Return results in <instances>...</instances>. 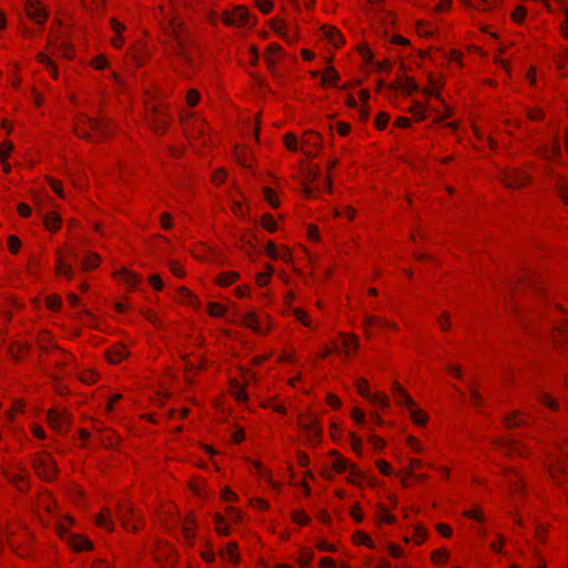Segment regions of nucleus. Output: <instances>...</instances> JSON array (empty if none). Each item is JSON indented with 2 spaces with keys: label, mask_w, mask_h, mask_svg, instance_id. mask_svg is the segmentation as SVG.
I'll use <instances>...</instances> for the list:
<instances>
[{
  "label": "nucleus",
  "mask_w": 568,
  "mask_h": 568,
  "mask_svg": "<svg viewBox=\"0 0 568 568\" xmlns=\"http://www.w3.org/2000/svg\"><path fill=\"white\" fill-rule=\"evenodd\" d=\"M501 448L507 453H518L521 454V445L515 440H508L501 444Z\"/></svg>",
  "instance_id": "7c9ffc66"
},
{
  "label": "nucleus",
  "mask_w": 568,
  "mask_h": 568,
  "mask_svg": "<svg viewBox=\"0 0 568 568\" xmlns=\"http://www.w3.org/2000/svg\"><path fill=\"white\" fill-rule=\"evenodd\" d=\"M209 312L212 316H223L226 312V308L221 304L210 303Z\"/></svg>",
  "instance_id": "c9c22d12"
},
{
  "label": "nucleus",
  "mask_w": 568,
  "mask_h": 568,
  "mask_svg": "<svg viewBox=\"0 0 568 568\" xmlns=\"http://www.w3.org/2000/svg\"><path fill=\"white\" fill-rule=\"evenodd\" d=\"M298 425L304 429L310 440L316 442L321 437L322 428L317 424V419L313 416L301 417Z\"/></svg>",
  "instance_id": "6e6552de"
},
{
  "label": "nucleus",
  "mask_w": 568,
  "mask_h": 568,
  "mask_svg": "<svg viewBox=\"0 0 568 568\" xmlns=\"http://www.w3.org/2000/svg\"><path fill=\"white\" fill-rule=\"evenodd\" d=\"M556 339H562L564 342L568 341V331L564 324H558L556 326Z\"/></svg>",
  "instance_id": "a19ab883"
},
{
  "label": "nucleus",
  "mask_w": 568,
  "mask_h": 568,
  "mask_svg": "<svg viewBox=\"0 0 568 568\" xmlns=\"http://www.w3.org/2000/svg\"><path fill=\"white\" fill-rule=\"evenodd\" d=\"M115 276L130 287H136L141 281L136 274L128 271L126 268H122L121 271L116 272Z\"/></svg>",
  "instance_id": "f3484780"
},
{
  "label": "nucleus",
  "mask_w": 568,
  "mask_h": 568,
  "mask_svg": "<svg viewBox=\"0 0 568 568\" xmlns=\"http://www.w3.org/2000/svg\"><path fill=\"white\" fill-rule=\"evenodd\" d=\"M379 519L387 524H393L395 521V517L390 515L385 508H379Z\"/></svg>",
  "instance_id": "49530a36"
},
{
  "label": "nucleus",
  "mask_w": 568,
  "mask_h": 568,
  "mask_svg": "<svg viewBox=\"0 0 568 568\" xmlns=\"http://www.w3.org/2000/svg\"><path fill=\"white\" fill-rule=\"evenodd\" d=\"M285 144H286L288 150L295 151L296 150V145H297L296 138L293 134H291V133L286 134V136H285Z\"/></svg>",
  "instance_id": "13d9d810"
},
{
  "label": "nucleus",
  "mask_w": 568,
  "mask_h": 568,
  "mask_svg": "<svg viewBox=\"0 0 568 568\" xmlns=\"http://www.w3.org/2000/svg\"><path fill=\"white\" fill-rule=\"evenodd\" d=\"M267 254L272 258H286L287 253L285 252L283 255H281L276 248V246L273 243L267 244Z\"/></svg>",
  "instance_id": "79ce46f5"
},
{
  "label": "nucleus",
  "mask_w": 568,
  "mask_h": 568,
  "mask_svg": "<svg viewBox=\"0 0 568 568\" xmlns=\"http://www.w3.org/2000/svg\"><path fill=\"white\" fill-rule=\"evenodd\" d=\"M13 144L10 141L3 142L0 146L1 161L4 162L9 153L12 151Z\"/></svg>",
  "instance_id": "ea45409f"
},
{
  "label": "nucleus",
  "mask_w": 568,
  "mask_h": 568,
  "mask_svg": "<svg viewBox=\"0 0 568 568\" xmlns=\"http://www.w3.org/2000/svg\"><path fill=\"white\" fill-rule=\"evenodd\" d=\"M215 525H216V530L219 534H222V535L229 534V529H227L226 525L224 524L222 517L215 516Z\"/></svg>",
  "instance_id": "3c124183"
},
{
  "label": "nucleus",
  "mask_w": 568,
  "mask_h": 568,
  "mask_svg": "<svg viewBox=\"0 0 568 568\" xmlns=\"http://www.w3.org/2000/svg\"><path fill=\"white\" fill-rule=\"evenodd\" d=\"M26 12L36 23H43L47 19V12L37 0H27Z\"/></svg>",
  "instance_id": "1a4fd4ad"
},
{
  "label": "nucleus",
  "mask_w": 568,
  "mask_h": 568,
  "mask_svg": "<svg viewBox=\"0 0 568 568\" xmlns=\"http://www.w3.org/2000/svg\"><path fill=\"white\" fill-rule=\"evenodd\" d=\"M263 226L270 231V232H273L276 230V222L274 221V219L266 214L263 216Z\"/></svg>",
  "instance_id": "c03bdc74"
},
{
  "label": "nucleus",
  "mask_w": 568,
  "mask_h": 568,
  "mask_svg": "<svg viewBox=\"0 0 568 568\" xmlns=\"http://www.w3.org/2000/svg\"><path fill=\"white\" fill-rule=\"evenodd\" d=\"M97 525L103 527L104 529L111 531L113 529V521L111 519V514L109 509H105L103 513L97 516L95 518Z\"/></svg>",
  "instance_id": "412c9836"
},
{
  "label": "nucleus",
  "mask_w": 568,
  "mask_h": 568,
  "mask_svg": "<svg viewBox=\"0 0 568 568\" xmlns=\"http://www.w3.org/2000/svg\"><path fill=\"white\" fill-rule=\"evenodd\" d=\"M129 355L128 349L123 345H118L108 352V358L111 363H118Z\"/></svg>",
  "instance_id": "6ab92c4d"
},
{
  "label": "nucleus",
  "mask_w": 568,
  "mask_h": 568,
  "mask_svg": "<svg viewBox=\"0 0 568 568\" xmlns=\"http://www.w3.org/2000/svg\"><path fill=\"white\" fill-rule=\"evenodd\" d=\"M294 315L304 325H306V326L311 325V322H310L306 313L303 310H301V308L295 310Z\"/></svg>",
  "instance_id": "603ef678"
},
{
  "label": "nucleus",
  "mask_w": 568,
  "mask_h": 568,
  "mask_svg": "<svg viewBox=\"0 0 568 568\" xmlns=\"http://www.w3.org/2000/svg\"><path fill=\"white\" fill-rule=\"evenodd\" d=\"M304 142L306 144L316 146L320 143V136L315 133H308V135L305 136Z\"/></svg>",
  "instance_id": "338daca9"
},
{
  "label": "nucleus",
  "mask_w": 568,
  "mask_h": 568,
  "mask_svg": "<svg viewBox=\"0 0 568 568\" xmlns=\"http://www.w3.org/2000/svg\"><path fill=\"white\" fill-rule=\"evenodd\" d=\"M182 532L184 535V538L189 541H191L194 537L193 534V521L192 519H184L182 524Z\"/></svg>",
  "instance_id": "c756f323"
},
{
  "label": "nucleus",
  "mask_w": 568,
  "mask_h": 568,
  "mask_svg": "<svg viewBox=\"0 0 568 568\" xmlns=\"http://www.w3.org/2000/svg\"><path fill=\"white\" fill-rule=\"evenodd\" d=\"M410 112L417 120H423L425 118L424 109L419 103H415L410 108Z\"/></svg>",
  "instance_id": "09e8293b"
},
{
  "label": "nucleus",
  "mask_w": 568,
  "mask_h": 568,
  "mask_svg": "<svg viewBox=\"0 0 568 568\" xmlns=\"http://www.w3.org/2000/svg\"><path fill=\"white\" fill-rule=\"evenodd\" d=\"M225 178H226L225 171L217 170L213 174V182L217 183V184H221V183H223L225 181Z\"/></svg>",
  "instance_id": "774afa93"
},
{
  "label": "nucleus",
  "mask_w": 568,
  "mask_h": 568,
  "mask_svg": "<svg viewBox=\"0 0 568 568\" xmlns=\"http://www.w3.org/2000/svg\"><path fill=\"white\" fill-rule=\"evenodd\" d=\"M342 337H343V346L345 348V354L348 355L351 349L357 348L358 342L355 338V336H349V335L344 334V335H342Z\"/></svg>",
  "instance_id": "c85d7f7f"
},
{
  "label": "nucleus",
  "mask_w": 568,
  "mask_h": 568,
  "mask_svg": "<svg viewBox=\"0 0 568 568\" xmlns=\"http://www.w3.org/2000/svg\"><path fill=\"white\" fill-rule=\"evenodd\" d=\"M242 324L255 333H262V328L257 323L256 315L253 312L246 313L242 316Z\"/></svg>",
  "instance_id": "aec40b11"
},
{
  "label": "nucleus",
  "mask_w": 568,
  "mask_h": 568,
  "mask_svg": "<svg viewBox=\"0 0 568 568\" xmlns=\"http://www.w3.org/2000/svg\"><path fill=\"white\" fill-rule=\"evenodd\" d=\"M555 187L561 200L568 205V179L564 176H556Z\"/></svg>",
  "instance_id": "a211bd4d"
},
{
  "label": "nucleus",
  "mask_w": 568,
  "mask_h": 568,
  "mask_svg": "<svg viewBox=\"0 0 568 568\" xmlns=\"http://www.w3.org/2000/svg\"><path fill=\"white\" fill-rule=\"evenodd\" d=\"M272 266L267 265V272L266 273H258L256 275V282L260 286H264L268 283L270 276L272 274Z\"/></svg>",
  "instance_id": "e433bc0d"
},
{
  "label": "nucleus",
  "mask_w": 568,
  "mask_h": 568,
  "mask_svg": "<svg viewBox=\"0 0 568 568\" xmlns=\"http://www.w3.org/2000/svg\"><path fill=\"white\" fill-rule=\"evenodd\" d=\"M186 100L189 105L193 106L200 100V93L196 90L192 89L189 91Z\"/></svg>",
  "instance_id": "864d4df0"
},
{
  "label": "nucleus",
  "mask_w": 568,
  "mask_h": 568,
  "mask_svg": "<svg viewBox=\"0 0 568 568\" xmlns=\"http://www.w3.org/2000/svg\"><path fill=\"white\" fill-rule=\"evenodd\" d=\"M373 65L376 68L377 72H388L390 70V64L387 60L374 62Z\"/></svg>",
  "instance_id": "052dcab7"
},
{
  "label": "nucleus",
  "mask_w": 568,
  "mask_h": 568,
  "mask_svg": "<svg viewBox=\"0 0 568 568\" xmlns=\"http://www.w3.org/2000/svg\"><path fill=\"white\" fill-rule=\"evenodd\" d=\"M250 20V12L245 7L237 6L232 12H225L223 22L229 26H242Z\"/></svg>",
  "instance_id": "423d86ee"
},
{
  "label": "nucleus",
  "mask_w": 568,
  "mask_h": 568,
  "mask_svg": "<svg viewBox=\"0 0 568 568\" xmlns=\"http://www.w3.org/2000/svg\"><path fill=\"white\" fill-rule=\"evenodd\" d=\"M239 273L236 272H226L219 276L217 283L222 286L230 285L239 278Z\"/></svg>",
  "instance_id": "bb28decb"
},
{
  "label": "nucleus",
  "mask_w": 568,
  "mask_h": 568,
  "mask_svg": "<svg viewBox=\"0 0 568 568\" xmlns=\"http://www.w3.org/2000/svg\"><path fill=\"white\" fill-rule=\"evenodd\" d=\"M148 121L156 133H163L168 126L164 106L153 105L151 113L148 115Z\"/></svg>",
  "instance_id": "39448f33"
},
{
  "label": "nucleus",
  "mask_w": 568,
  "mask_h": 568,
  "mask_svg": "<svg viewBox=\"0 0 568 568\" xmlns=\"http://www.w3.org/2000/svg\"><path fill=\"white\" fill-rule=\"evenodd\" d=\"M110 24L115 34H121L125 29L124 24L120 23L116 19H111Z\"/></svg>",
  "instance_id": "e2e57ef3"
},
{
  "label": "nucleus",
  "mask_w": 568,
  "mask_h": 568,
  "mask_svg": "<svg viewBox=\"0 0 568 568\" xmlns=\"http://www.w3.org/2000/svg\"><path fill=\"white\" fill-rule=\"evenodd\" d=\"M170 36L174 42V52L176 58L190 68H194L193 55L189 48L193 45V40L185 30L184 23L175 18L169 19Z\"/></svg>",
  "instance_id": "f257e3e1"
},
{
  "label": "nucleus",
  "mask_w": 568,
  "mask_h": 568,
  "mask_svg": "<svg viewBox=\"0 0 568 568\" xmlns=\"http://www.w3.org/2000/svg\"><path fill=\"white\" fill-rule=\"evenodd\" d=\"M376 465L382 474L389 475L392 473L390 465L387 462L377 460Z\"/></svg>",
  "instance_id": "bf43d9fd"
},
{
  "label": "nucleus",
  "mask_w": 568,
  "mask_h": 568,
  "mask_svg": "<svg viewBox=\"0 0 568 568\" xmlns=\"http://www.w3.org/2000/svg\"><path fill=\"white\" fill-rule=\"evenodd\" d=\"M3 474H4L6 478L9 481L13 483L14 485H18V483L23 479L22 475H20V474H12L8 470H4Z\"/></svg>",
  "instance_id": "680f3d73"
},
{
  "label": "nucleus",
  "mask_w": 568,
  "mask_h": 568,
  "mask_svg": "<svg viewBox=\"0 0 568 568\" xmlns=\"http://www.w3.org/2000/svg\"><path fill=\"white\" fill-rule=\"evenodd\" d=\"M500 179L507 187L519 189L530 181V176L519 169H507L501 172Z\"/></svg>",
  "instance_id": "20e7f679"
},
{
  "label": "nucleus",
  "mask_w": 568,
  "mask_h": 568,
  "mask_svg": "<svg viewBox=\"0 0 568 568\" xmlns=\"http://www.w3.org/2000/svg\"><path fill=\"white\" fill-rule=\"evenodd\" d=\"M548 471L550 477L554 479L556 484L561 483V477L566 475V468L564 466V458L560 456H556L551 464L548 467Z\"/></svg>",
  "instance_id": "9b49d317"
},
{
  "label": "nucleus",
  "mask_w": 568,
  "mask_h": 568,
  "mask_svg": "<svg viewBox=\"0 0 568 568\" xmlns=\"http://www.w3.org/2000/svg\"><path fill=\"white\" fill-rule=\"evenodd\" d=\"M43 222L48 230L55 231L59 229L60 217L57 213L51 212L43 216Z\"/></svg>",
  "instance_id": "4be33fe9"
},
{
  "label": "nucleus",
  "mask_w": 568,
  "mask_h": 568,
  "mask_svg": "<svg viewBox=\"0 0 568 568\" xmlns=\"http://www.w3.org/2000/svg\"><path fill=\"white\" fill-rule=\"evenodd\" d=\"M264 193H265V199L267 200V202L273 206V207H276L278 205V201H276L273 196V192L271 189L268 187H265L264 189Z\"/></svg>",
  "instance_id": "69168bd1"
},
{
  "label": "nucleus",
  "mask_w": 568,
  "mask_h": 568,
  "mask_svg": "<svg viewBox=\"0 0 568 568\" xmlns=\"http://www.w3.org/2000/svg\"><path fill=\"white\" fill-rule=\"evenodd\" d=\"M338 79V74L335 69L328 68L326 72L322 77V82L326 83H335Z\"/></svg>",
  "instance_id": "473e14b6"
},
{
  "label": "nucleus",
  "mask_w": 568,
  "mask_h": 568,
  "mask_svg": "<svg viewBox=\"0 0 568 568\" xmlns=\"http://www.w3.org/2000/svg\"><path fill=\"white\" fill-rule=\"evenodd\" d=\"M537 154L545 160H551L552 156L558 158L560 155L558 138H555L551 148L546 144L540 145L537 150Z\"/></svg>",
  "instance_id": "ddd939ff"
},
{
  "label": "nucleus",
  "mask_w": 568,
  "mask_h": 568,
  "mask_svg": "<svg viewBox=\"0 0 568 568\" xmlns=\"http://www.w3.org/2000/svg\"><path fill=\"white\" fill-rule=\"evenodd\" d=\"M100 258L97 254L90 253L85 256V258L81 262L83 270L89 271L91 268H94Z\"/></svg>",
  "instance_id": "cd10ccee"
},
{
  "label": "nucleus",
  "mask_w": 568,
  "mask_h": 568,
  "mask_svg": "<svg viewBox=\"0 0 568 568\" xmlns=\"http://www.w3.org/2000/svg\"><path fill=\"white\" fill-rule=\"evenodd\" d=\"M55 271L58 274L63 275L68 278H71L73 274L72 267L69 264L64 263L61 260V257L58 258Z\"/></svg>",
  "instance_id": "393cba45"
},
{
  "label": "nucleus",
  "mask_w": 568,
  "mask_h": 568,
  "mask_svg": "<svg viewBox=\"0 0 568 568\" xmlns=\"http://www.w3.org/2000/svg\"><path fill=\"white\" fill-rule=\"evenodd\" d=\"M92 64L97 69H104L108 65V61L103 55H98L92 60Z\"/></svg>",
  "instance_id": "4d7b16f0"
},
{
  "label": "nucleus",
  "mask_w": 568,
  "mask_h": 568,
  "mask_svg": "<svg viewBox=\"0 0 568 568\" xmlns=\"http://www.w3.org/2000/svg\"><path fill=\"white\" fill-rule=\"evenodd\" d=\"M409 410H410V417L416 425H425L426 424L427 416L420 409L416 408L415 405H413L412 407H409Z\"/></svg>",
  "instance_id": "b1692460"
},
{
  "label": "nucleus",
  "mask_w": 568,
  "mask_h": 568,
  "mask_svg": "<svg viewBox=\"0 0 568 568\" xmlns=\"http://www.w3.org/2000/svg\"><path fill=\"white\" fill-rule=\"evenodd\" d=\"M333 468L338 473L346 471L348 469V463L345 458L336 456L333 460Z\"/></svg>",
  "instance_id": "2f4dec72"
},
{
  "label": "nucleus",
  "mask_w": 568,
  "mask_h": 568,
  "mask_svg": "<svg viewBox=\"0 0 568 568\" xmlns=\"http://www.w3.org/2000/svg\"><path fill=\"white\" fill-rule=\"evenodd\" d=\"M47 306L52 310L57 311L61 306V300L58 296H50L47 298Z\"/></svg>",
  "instance_id": "de8ad7c7"
},
{
  "label": "nucleus",
  "mask_w": 568,
  "mask_h": 568,
  "mask_svg": "<svg viewBox=\"0 0 568 568\" xmlns=\"http://www.w3.org/2000/svg\"><path fill=\"white\" fill-rule=\"evenodd\" d=\"M236 549H237V546L235 542H229L226 549L221 551V556L224 559L236 562V561H239V554H237Z\"/></svg>",
  "instance_id": "5701e85b"
},
{
  "label": "nucleus",
  "mask_w": 568,
  "mask_h": 568,
  "mask_svg": "<svg viewBox=\"0 0 568 568\" xmlns=\"http://www.w3.org/2000/svg\"><path fill=\"white\" fill-rule=\"evenodd\" d=\"M110 131L111 124L105 119L93 118H85L84 125L75 129L78 136L89 141H95V136L105 138Z\"/></svg>",
  "instance_id": "f03ea898"
},
{
  "label": "nucleus",
  "mask_w": 568,
  "mask_h": 568,
  "mask_svg": "<svg viewBox=\"0 0 568 568\" xmlns=\"http://www.w3.org/2000/svg\"><path fill=\"white\" fill-rule=\"evenodd\" d=\"M359 53H361L363 60L366 63H369V64L374 63V61H373V53H372V51L366 45H362L359 48Z\"/></svg>",
  "instance_id": "37998d69"
},
{
  "label": "nucleus",
  "mask_w": 568,
  "mask_h": 568,
  "mask_svg": "<svg viewBox=\"0 0 568 568\" xmlns=\"http://www.w3.org/2000/svg\"><path fill=\"white\" fill-rule=\"evenodd\" d=\"M136 519L138 515L135 510L130 505H120L119 507V519L122 521L123 526L130 530H136V525H131L130 519Z\"/></svg>",
  "instance_id": "f8f14e48"
},
{
  "label": "nucleus",
  "mask_w": 568,
  "mask_h": 568,
  "mask_svg": "<svg viewBox=\"0 0 568 568\" xmlns=\"http://www.w3.org/2000/svg\"><path fill=\"white\" fill-rule=\"evenodd\" d=\"M393 390L395 399L399 405H406L408 408L415 405L412 397L402 388L398 383L393 384Z\"/></svg>",
  "instance_id": "2eb2a0df"
},
{
  "label": "nucleus",
  "mask_w": 568,
  "mask_h": 568,
  "mask_svg": "<svg viewBox=\"0 0 568 568\" xmlns=\"http://www.w3.org/2000/svg\"><path fill=\"white\" fill-rule=\"evenodd\" d=\"M354 538H355V541L358 544H364L369 548L374 547L373 540L365 532L357 531L355 534Z\"/></svg>",
  "instance_id": "f704fd0d"
},
{
  "label": "nucleus",
  "mask_w": 568,
  "mask_h": 568,
  "mask_svg": "<svg viewBox=\"0 0 568 568\" xmlns=\"http://www.w3.org/2000/svg\"><path fill=\"white\" fill-rule=\"evenodd\" d=\"M20 245H21V242L17 236H14V235L9 236L8 246L12 253H17Z\"/></svg>",
  "instance_id": "a18cd8bd"
},
{
  "label": "nucleus",
  "mask_w": 568,
  "mask_h": 568,
  "mask_svg": "<svg viewBox=\"0 0 568 568\" xmlns=\"http://www.w3.org/2000/svg\"><path fill=\"white\" fill-rule=\"evenodd\" d=\"M48 420L52 428L63 430L70 423V416L64 410L50 409L48 412Z\"/></svg>",
  "instance_id": "9d476101"
},
{
  "label": "nucleus",
  "mask_w": 568,
  "mask_h": 568,
  "mask_svg": "<svg viewBox=\"0 0 568 568\" xmlns=\"http://www.w3.org/2000/svg\"><path fill=\"white\" fill-rule=\"evenodd\" d=\"M68 542L77 551L92 548V542L90 540L77 535H68Z\"/></svg>",
  "instance_id": "dca6fc26"
},
{
  "label": "nucleus",
  "mask_w": 568,
  "mask_h": 568,
  "mask_svg": "<svg viewBox=\"0 0 568 568\" xmlns=\"http://www.w3.org/2000/svg\"><path fill=\"white\" fill-rule=\"evenodd\" d=\"M305 184L315 182L320 176V170L313 165H307L304 170Z\"/></svg>",
  "instance_id": "a878e982"
},
{
  "label": "nucleus",
  "mask_w": 568,
  "mask_h": 568,
  "mask_svg": "<svg viewBox=\"0 0 568 568\" xmlns=\"http://www.w3.org/2000/svg\"><path fill=\"white\" fill-rule=\"evenodd\" d=\"M364 324L365 326L368 328L369 326H372L373 324H379L381 326H388L390 325L388 322L386 321H383L378 317H375V316H371V315H367L364 320Z\"/></svg>",
  "instance_id": "58836bf2"
},
{
  "label": "nucleus",
  "mask_w": 568,
  "mask_h": 568,
  "mask_svg": "<svg viewBox=\"0 0 568 568\" xmlns=\"http://www.w3.org/2000/svg\"><path fill=\"white\" fill-rule=\"evenodd\" d=\"M33 466L37 474L48 480L52 479L57 473L54 460L45 453L38 454L34 457Z\"/></svg>",
  "instance_id": "7ed1b4c3"
},
{
  "label": "nucleus",
  "mask_w": 568,
  "mask_h": 568,
  "mask_svg": "<svg viewBox=\"0 0 568 568\" xmlns=\"http://www.w3.org/2000/svg\"><path fill=\"white\" fill-rule=\"evenodd\" d=\"M50 186L51 189L57 193L59 194V196H63V191H62V185H61V182L54 180V179H50Z\"/></svg>",
  "instance_id": "0e129e2a"
},
{
  "label": "nucleus",
  "mask_w": 568,
  "mask_h": 568,
  "mask_svg": "<svg viewBox=\"0 0 568 568\" xmlns=\"http://www.w3.org/2000/svg\"><path fill=\"white\" fill-rule=\"evenodd\" d=\"M538 398L544 405L548 406L551 409H556L558 407L557 402L546 393H539Z\"/></svg>",
  "instance_id": "72a5a7b5"
},
{
  "label": "nucleus",
  "mask_w": 568,
  "mask_h": 568,
  "mask_svg": "<svg viewBox=\"0 0 568 568\" xmlns=\"http://www.w3.org/2000/svg\"><path fill=\"white\" fill-rule=\"evenodd\" d=\"M256 6L264 13L270 12L272 9V2L270 0H256Z\"/></svg>",
  "instance_id": "6e6d98bb"
},
{
  "label": "nucleus",
  "mask_w": 568,
  "mask_h": 568,
  "mask_svg": "<svg viewBox=\"0 0 568 568\" xmlns=\"http://www.w3.org/2000/svg\"><path fill=\"white\" fill-rule=\"evenodd\" d=\"M321 31L323 37H325L334 47H339L343 43L342 34L334 27L323 26Z\"/></svg>",
  "instance_id": "4468645a"
},
{
  "label": "nucleus",
  "mask_w": 568,
  "mask_h": 568,
  "mask_svg": "<svg viewBox=\"0 0 568 568\" xmlns=\"http://www.w3.org/2000/svg\"><path fill=\"white\" fill-rule=\"evenodd\" d=\"M292 518L295 523L306 525L310 520L308 516L303 510H295L292 514Z\"/></svg>",
  "instance_id": "4c0bfd02"
},
{
  "label": "nucleus",
  "mask_w": 568,
  "mask_h": 568,
  "mask_svg": "<svg viewBox=\"0 0 568 568\" xmlns=\"http://www.w3.org/2000/svg\"><path fill=\"white\" fill-rule=\"evenodd\" d=\"M417 32L419 36H425V37H429L433 34L434 30L428 27L427 24L425 23H418L417 24Z\"/></svg>",
  "instance_id": "5fc2aeb1"
},
{
  "label": "nucleus",
  "mask_w": 568,
  "mask_h": 568,
  "mask_svg": "<svg viewBox=\"0 0 568 568\" xmlns=\"http://www.w3.org/2000/svg\"><path fill=\"white\" fill-rule=\"evenodd\" d=\"M356 387L358 393L368 398L373 404L378 405L381 407H386L388 405L387 396L383 394H371L367 387V381L364 378H358L356 382Z\"/></svg>",
  "instance_id": "0eeeda50"
},
{
  "label": "nucleus",
  "mask_w": 568,
  "mask_h": 568,
  "mask_svg": "<svg viewBox=\"0 0 568 568\" xmlns=\"http://www.w3.org/2000/svg\"><path fill=\"white\" fill-rule=\"evenodd\" d=\"M389 116L386 113H379L376 118L375 125L377 129H384L388 123Z\"/></svg>",
  "instance_id": "8fccbe9b"
}]
</instances>
